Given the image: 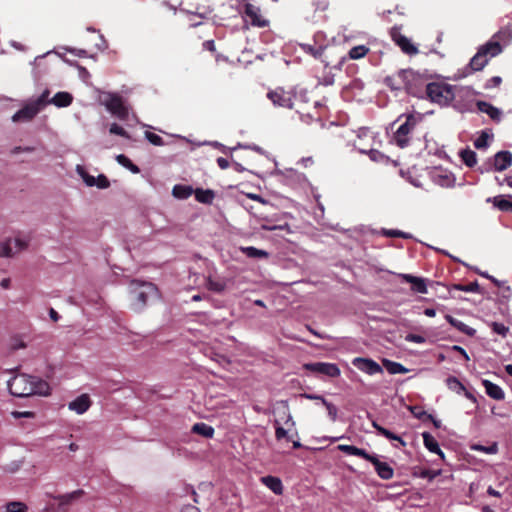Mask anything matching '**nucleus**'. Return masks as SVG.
I'll use <instances>...</instances> for the list:
<instances>
[{
    "instance_id": "48",
    "label": "nucleus",
    "mask_w": 512,
    "mask_h": 512,
    "mask_svg": "<svg viewBox=\"0 0 512 512\" xmlns=\"http://www.w3.org/2000/svg\"><path fill=\"white\" fill-rule=\"evenodd\" d=\"M48 96H49V91L45 90L35 101H33V103L41 110L49 102L47 100Z\"/></svg>"
},
{
    "instance_id": "26",
    "label": "nucleus",
    "mask_w": 512,
    "mask_h": 512,
    "mask_svg": "<svg viewBox=\"0 0 512 512\" xmlns=\"http://www.w3.org/2000/svg\"><path fill=\"white\" fill-rule=\"evenodd\" d=\"M477 108L480 112L486 113L493 120L500 119V110L486 101H478Z\"/></svg>"
},
{
    "instance_id": "63",
    "label": "nucleus",
    "mask_w": 512,
    "mask_h": 512,
    "mask_svg": "<svg viewBox=\"0 0 512 512\" xmlns=\"http://www.w3.org/2000/svg\"><path fill=\"white\" fill-rule=\"evenodd\" d=\"M452 350L458 352V354H461L466 361L470 360L466 350L464 348H462L461 346L454 345V346H452Z\"/></svg>"
},
{
    "instance_id": "40",
    "label": "nucleus",
    "mask_w": 512,
    "mask_h": 512,
    "mask_svg": "<svg viewBox=\"0 0 512 512\" xmlns=\"http://www.w3.org/2000/svg\"><path fill=\"white\" fill-rule=\"evenodd\" d=\"M116 160L119 164L129 169L132 173H139L140 169L137 165L133 164L131 160L125 156L124 154H119L116 156Z\"/></svg>"
},
{
    "instance_id": "25",
    "label": "nucleus",
    "mask_w": 512,
    "mask_h": 512,
    "mask_svg": "<svg viewBox=\"0 0 512 512\" xmlns=\"http://www.w3.org/2000/svg\"><path fill=\"white\" fill-rule=\"evenodd\" d=\"M262 483L276 495L283 493V484L280 478L274 476H265L261 479Z\"/></svg>"
},
{
    "instance_id": "3",
    "label": "nucleus",
    "mask_w": 512,
    "mask_h": 512,
    "mask_svg": "<svg viewBox=\"0 0 512 512\" xmlns=\"http://www.w3.org/2000/svg\"><path fill=\"white\" fill-rule=\"evenodd\" d=\"M426 89L425 96L440 106H448L455 98L454 86L444 82H430Z\"/></svg>"
},
{
    "instance_id": "54",
    "label": "nucleus",
    "mask_w": 512,
    "mask_h": 512,
    "mask_svg": "<svg viewBox=\"0 0 512 512\" xmlns=\"http://www.w3.org/2000/svg\"><path fill=\"white\" fill-rule=\"evenodd\" d=\"M302 47L306 52L310 53L315 58L320 57L322 55V50H323L322 47L315 48L308 44L302 45Z\"/></svg>"
},
{
    "instance_id": "36",
    "label": "nucleus",
    "mask_w": 512,
    "mask_h": 512,
    "mask_svg": "<svg viewBox=\"0 0 512 512\" xmlns=\"http://www.w3.org/2000/svg\"><path fill=\"white\" fill-rule=\"evenodd\" d=\"M206 287L210 291L221 293L226 288V282L222 279H213L208 277L206 281Z\"/></svg>"
},
{
    "instance_id": "30",
    "label": "nucleus",
    "mask_w": 512,
    "mask_h": 512,
    "mask_svg": "<svg viewBox=\"0 0 512 512\" xmlns=\"http://www.w3.org/2000/svg\"><path fill=\"white\" fill-rule=\"evenodd\" d=\"M72 101L73 97L68 92H57L50 100V102L57 107H67L72 103Z\"/></svg>"
},
{
    "instance_id": "35",
    "label": "nucleus",
    "mask_w": 512,
    "mask_h": 512,
    "mask_svg": "<svg viewBox=\"0 0 512 512\" xmlns=\"http://www.w3.org/2000/svg\"><path fill=\"white\" fill-rule=\"evenodd\" d=\"M493 204L501 211L512 212V199L504 196H496L493 198Z\"/></svg>"
},
{
    "instance_id": "49",
    "label": "nucleus",
    "mask_w": 512,
    "mask_h": 512,
    "mask_svg": "<svg viewBox=\"0 0 512 512\" xmlns=\"http://www.w3.org/2000/svg\"><path fill=\"white\" fill-rule=\"evenodd\" d=\"M474 146L477 149L486 148L488 146V134L482 132L481 135L474 141Z\"/></svg>"
},
{
    "instance_id": "8",
    "label": "nucleus",
    "mask_w": 512,
    "mask_h": 512,
    "mask_svg": "<svg viewBox=\"0 0 512 512\" xmlns=\"http://www.w3.org/2000/svg\"><path fill=\"white\" fill-rule=\"evenodd\" d=\"M102 104L115 117L120 120H127L129 110L124 104L123 99L116 93H106L102 99Z\"/></svg>"
},
{
    "instance_id": "39",
    "label": "nucleus",
    "mask_w": 512,
    "mask_h": 512,
    "mask_svg": "<svg viewBox=\"0 0 512 512\" xmlns=\"http://www.w3.org/2000/svg\"><path fill=\"white\" fill-rule=\"evenodd\" d=\"M369 52V48L365 45H358L350 49L348 55L350 59L357 60L365 57Z\"/></svg>"
},
{
    "instance_id": "59",
    "label": "nucleus",
    "mask_w": 512,
    "mask_h": 512,
    "mask_svg": "<svg viewBox=\"0 0 512 512\" xmlns=\"http://www.w3.org/2000/svg\"><path fill=\"white\" fill-rule=\"evenodd\" d=\"M495 37L499 38L500 40L509 39L512 37V31L509 28L501 29Z\"/></svg>"
},
{
    "instance_id": "10",
    "label": "nucleus",
    "mask_w": 512,
    "mask_h": 512,
    "mask_svg": "<svg viewBox=\"0 0 512 512\" xmlns=\"http://www.w3.org/2000/svg\"><path fill=\"white\" fill-rule=\"evenodd\" d=\"M390 36L393 42L401 49L404 54L413 56L419 53L418 47L412 43L409 38L401 33L400 27H392L390 30Z\"/></svg>"
},
{
    "instance_id": "43",
    "label": "nucleus",
    "mask_w": 512,
    "mask_h": 512,
    "mask_svg": "<svg viewBox=\"0 0 512 512\" xmlns=\"http://www.w3.org/2000/svg\"><path fill=\"white\" fill-rule=\"evenodd\" d=\"M7 512H27L28 507L23 502L12 501L6 505Z\"/></svg>"
},
{
    "instance_id": "4",
    "label": "nucleus",
    "mask_w": 512,
    "mask_h": 512,
    "mask_svg": "<svg viewBox=\"0 0 512 512\" xmlns=\"http://www.w3.org/2000/svg\"><path fill=\"white\" fill-rule=\"evenodd\" d=\"M502 52V46L498 41L490 40L481 46L478 52L470 60L469 66L472 71L482 70L488 63L489 58L495 57Z\"/></svg>"
},
{
    "instance_id": "13",
    "label": "nucleus",
    "mask_w": 512,
    "mask_h": 512,
    "mask_svg": "<svg viewBox=\"0 0 512 512\" xmlns=\"http://www.w3.org/2000/svg\"><path fill=\"white\" fill-rule=\"evenodd\" d=\"M28 242L21 238L9 239L0 243V257H11L26 249Z\"/></svg>"
},
{
    "instance_id": "9",
    "label": "nucleus",
    "mask_w": 512,
    "mask_h": 512,
    "mask_svg": "<svg viewBox=\"0 0 512 512\" xmlns=\"http://www.w3.org/2000/svg\"><path fill=\"white\" fill-rule=\"evenodd\" d=\"M512 164V153L510 151H499L497 152L492 159L484 163L480 167V171L490 172V171H504Z\"/></svg>"
},
{
    "instance_id": "34",
    "label": "nucleus",
    "mask_w": 512,
    "mask_h": 512,
    "mask_svg": "<svg viewBox=\"0 0 512 512\" xmlns=\"http://www.w3.org/2000/svg\"><path fill=\"white\" fill-rule=\"evenodd\" d=\"M383 366L390 374H405L408 372V369L404 367L401 363L391 361L388 359L383 360Z\"/></svg>"
},
{
    "instance_id": "32",
    "label": "nucleus",
    "mask_w": 512,
    "mask_h": 512,
    "mask_svg": "<svg viewBox=\"0 0 512 512\" xmlns=\"http://www.w3.org/2000/svg\"><path fill=\"white\" fill-rule=\"evenodd\" d=\"M191 431L205 438H212L215 432L214 428L211 425H208L204 422L195 423L192 426Z\"/></svg>"
},
{
    "instance_id": "47",
    "label": "nucleus",
    "mask_w": 512,
    "mask_h": 512,
    "mask_svg": "<svg viewBox=\"0 0 512 512\" xmlns=\"http://www.w3.org/2000/svg\"><path fill=\"white\" fill-rule=\"evenodd\" d=\"M473 448L474 450L482 451L487 454H495L498 452V446L496 443H493L490 446L476 445Z\"/></svg>"
},
{
    "instance_id": "14",
    "label": "nucleus",
    "mask_w": 512,
    "mask_h": 512,
    "mask_svg": "<svg viewBox=\"0 0 512 512\" xmlns=\"http://www.w3.org/2000/svg\"><path fill=\"white\" fill-rule=\"evenodd\" d=\"M84 494V490L77 489L62 495H50V497L58 502L57 512H68V506L80 499Z\"/></svg>"
},
{
    "instance_id": "29",
    "label": "nucleus",
    "mask_w": 512,
    "mask_h": 512,
    "mask_svg": "<svg viewBox=\"0 0 512 512\" xmlns=\"http://www.w3.org/2000/svg\"><path fill=\"white\" fill-rule=\"evenodd\" d=\"M373 428L377 431L378 434L384 436L385 438L389 440H394L400 443L401 446H406V442L398 435L394 434L390 430L384 428L383 426L379 425L376 421L372 422Z\"/></svg>"
},
{
    "instance_id": "56",
    "label": "nucleus",
    "mask_w": 512,
    "mask_h": 512,
    "mask_svg": "<svg viewBox=\"0 0 512 512\" xmlns=\"http://www.w3.org/2000/svg\"><path fill=\"white\" fill-rule=\"evenodd\" d=\"M80 174H81V176L83 178V181L85 182V184L87 186H89V187L95 186L96 178L94 176L89 175L84 170H81Z\"/></svg>"
},
{
    "instance_id": "6",
    "label": "nucleus",
    "mask_w": 512,
    "mask_h": 512,
    "mask_svg": "<svg viewBox=\"0 0 512 512\" xmlns=\"http://www.w3.org/2000/svg\"><path fill=\"white\" fill-rule=\"evenodd\" d=\"M245 24L257 28H266L269 26V20L263 14L261 8L248 0H242L239 10Z\"/></svg>"
},
{
    "instance_id": "24",
    "label": "nucleus",
    "mask_w": 512,
    "mask_h": 512,
    "mask_svg": "<svg viewBox=\"0 0 512 512\" xmlns=\"http://www.w3.org/2000/svg\"><path fill=\"white\" fill-rule=\"evenodd\" d=\"M445 319L447 320V322L449 324H451L453 327H455L458 331H460L470 337H472L476 334V330L474 328L469 327L462 321L454 318L453 316H451L449 314L445 315Z\"/></svg>"
},
{
    "instance_id": "60",
    "label": "nucleus",
    "mask_w": 512,
    "mask_h": 512,
    "mask_svg": "<svg viewBox=\"0 0 512 512\" xmlns=\"http://www.w3.org/2000/svg\"><path fill=\"white\" fill-rule=\"evenodd\" d=\"M502 83V78L500 76H493L486 83V88L498 87Z\"/></svg>"
},
{
    "instance_id": "15",
    "label": "nucleus",
    "mask_w": 512,
    "mask_h": 512,
    "mask_svg": "<svg viewBox=\"0 0 512 512\" xmlns=\"http://www.w3.org/2000/svg\"><path fill=\"white\" fill-rule=\"evenodd\" d=\"M283 175L285 182L293 188L305 189L311 186L305 174L296 169H286Z\"/></svg>"
},
{
    "instance_id": "12",
    "label": "nucleus",
    "mask_w": 512,
    "mask_h": 512,
    "mask_svg": "<svg viewBox=\"0 0 512 512\" xmlns=\"http://www.w3.org/2000/svg\"><path fill=\"white\" fill-rule=\"evenodd\" d=\"M303 368L307 371L325 375L331 378H336L340 376V369L337 364L334 363H326V362H314V363H306L303 365Z\"/></svg>"
},
{
    "instance_id": "62",
    "label": "nucleus",
    "mask_w": 512,
    "mask_h": 512,
    "mask_svg": "<svg viewBox=\"0 0 512 512\" xmlns=\"http://www.w3.org/2000/svg\"><path fill=\"white\" fill-rule=\"evenodd\" d=\"M12 416L16 419H19V418H33L34 417V413L31 412V411H23V412H20V411H13L12 412Z\"/></svg>"
},
{
    "instance_id": "57",
    "label": "nucleus",
    "mask_w": 512,
    "mask_h": 512,
    "mask_svg": "<svg viewBox=\"0 0 512 512\" xmlns=\"http://www.w3.org/2000/svg\"><path fill=\"white\" fill-rule=\"evenodd\" d=\"M370 158L376 162H383L387 157L377 150H371L369 153Z\"/></svg>"
},
{
    "instance_id": "53",
    "label": "nucleus",
    "mask_w": 512,
    "mask_h": 512,
    "mask_svg": "<svg viewBox=\"0 0 512 512\" xmlns=\"http://www.w3.org/2000/svg\"><path fill=\"white\" fill-rule=\"evenodd\" d=\"M95 186H97L100 189H106L110 186V182L105 175L100 174L98 177H96Z\"/></svg>"
},
{
    "instance_id": "5",
    "label": "nucleus",
    "mask_w": 512,
    "mask_h": 512,
    "mask_svg": "<svg viewBox=\"0 0 512 512\" xmlns=\"http://www.w3.org/2000/svg\"><path fill=\"white\" fill-rule=\"evenodd\" d=\"M423 120V115L420 113H412L406 115L405 121L397 128L394 133V141L397 146L404 148L409 145L411 134L416 126Z\"/></svg>"
},
{
    "instance_id": "16",
    "label": "nucleus",
    "mask_w": 512,
    "mask_h": 512,
    "mask_svg": "<svg viewBox=\"0 0 512 512\" xmlns=\"http://www.w3.org/2000/svg\"><path fill=\"white\" fill-rule=\"evenodd\" d=\"M367 461L371 462L377 475L383 480H390L394 475L393 468L387 463L380 461L378 455L370 454Z\"/></svg>"
},
{
    "instance_id": "11",
    "label": "nucleus",
    "mask_w": 512,
    "mask_h": 512,
    "mask_svg": "<svg viewBox=\"0 0 512 512\" xmlns=\"http://www.w3.org/2000/svg\"><path fill=\"white\" fill-rule=\"evenodd\" d=\"M267 97L275 106L292 109L294 94L286 91L282 87H277L267 93Z\"/></svg>"
},
{
    "instance_id": "52",
    "label": "nucleus",
    "mask_w": 512,
    "mask_h": 512,
    "mask_svg": "<svg viewBox=\"0 0 512 512\" xmlns=\"http://www.w3.org/2000/svg\"><path fill=\"white\" fill-rule=\"evenodd\" d=\"M410 411L411 413L417 418V419H420V420H425L427 419V415H429L426 411H424L421 407L419 406H413V407H410Z\"/></svg>"
},
{
    "instance_id": "22",
    "label": "nucleus",
    "mask_w": 512,
    "mask_h": 512,
    "mask_svg": "<svg viewBox=\"0 0 512 512\" xmlns=\"http://www.w3.org/2000/svg\"><path fill=\"white\" fill-rule=\"evenodd\" d=\"M482 384L485 388L486 394L492 399L503 400L505 398V393L499 385L487 379L482 380Z\"/></svg>"
},
{
    "instance_id": "31",
    "label": "nucleus",
    "mask_w": 512,
    "mask_h": 512,
    "mask_svg": "<svg viewBox=\"0 0 512 512\" xmlns=\"http://www.w3.org/2000/svg\"><path fill=\"white\" fill-rule=\"evenodd\" d=\"M194 194V189L190 185L177 184L172 189V195L177 199H187Z\"/></svg>"
},
{
    "instance_id": "21",
    "label": "nucleus",
    "mask_w": 512,
    "mask_h": 512,
    "mask_svg": "<svg viewBox=\"0 0 512 512\" xmlns=\"http://www.w3.org/2000/svg\"><path fill=\"white\" fill-rule=\"evenodd\" d=\"M402 278L412 285V290L417 293L426 294L427 285L424 278L413 276L410 274H402Z\"/></svg>"
},
{
    "instance_id": "20",
    "label": "nucleus",
    "mask_w": 512,
    "mask_h": 512,
    "mask_svg": "<svg viewBox=\"0 0 512 512\" xmlns=\"http://www.w3.org/2000/svg\"><path fill=\"white\" fill-rule=\"evenodd\" d=\"M91 406V400L87 394H82L71 401L68 405L69 409L77 414L85 413Z\"/></svg>"
},
{
    "instance_id": "18",
    "label": "nucleus",
    "mask_w": 512,
    "mask_h": 512,
    "mask_svg": "<svg viewBox=\"0 0 512 512\" xmlns=\"http://www.w3.org/2000/svg\"><path fill=\"white\" fill-rule=\"evenodd\" d=\"M406 74L407 69H402L393 75L387 76L384 79V83L391 90H405L406 91Z\"/></svg>"
},
{
    "instance_id": "58",
    "label": "nucleus",
    "mask_w": 512,
    "mask_h": 512,
    "mask_svg": "<svg viewBox=\"0 0 512 512\" xmlns=\"http://www.w3.org/2000/svg\"><path fill=\"white\" fill-rule=\"evenodd\" d=\"M25 347H26V344L20 338H13L11 341V344H10L11 350L23 349Z\"/></svg>"
},
{
    "instance_id": "2",
    "label": "nucleus",
    "mask_w": 512,
    "mask_h": 512,
    "mask_svg": "<svg viewBox=\"0 0 512 512\" xmlns=\"http://www.w3.org/2000/svg\"><path fill=\"white\" fill-rule=\"evenodd\" d=\"M130 292L134 297L132 303L133 309L137 312L142 311L149 300L155 299L158 296V289L156 285L151 282H141L133 280L130 284Z\"/></svg>"
},
{
    "instance_id": "38",
    "label": "nucleus",
    "mask_w": 512,
    "mask_h": 512,
    "mask_svg": "<svg viewBox=\"0 0 512 512\" xmlns=\"http://www.w3.org/2000/svg\"><path fill=\"white\" fill-rule=\"evenodd\" d=\"M446 385L450 390L456 392L457 394H461L463 391H465V386L455 376H449L446 379Z\"/></svg>"
},
{
    "instance_id": "50",
    "label": "nucleus",
    "mask_w": 512,
    "mask_h": 512,
    "mask_svg": "<svg viewBox=\"0 0 512 512\" xmlns=\"http://www.w3.org/2000/svg\"><path fill=\"white\" fill-rule=\"evenodd\" d=\"M109 131H110L111 134H115V135L126 137V138L129 137L127 131L123 127H121L120 125H118L116 123H113L110 126Z\"/></svg>"
},
{
    "instance_id": "28",
    "label": "nucleus",
    "mask_w": 512,
    "mask_h": 512,
    "mask_svg": "<svg viewBox=\"0 0 512 512\" xmlns=\"http://www.w3.org/2000/svg\"><path fill=\"white\" fill-rule=\"evenodd\" d=\"M338 449L345 454L358 456L365 460H367L370 455L366 450H364L362 448H358L353 445L341 444L338 446Z\"/></svg>"
},
{
    "instance_id": "61",
    "label": "nucleus",
    "mask_w": 512,
    "mask_h": 512,
    "mask_svg": "<svg viewBox=\"0 0 512 512\" xmlns=\"http://www.w3.org/2000/svg\"><path fill=\"white\" fill-rule=\"evenodd\" d=\"M440 473H441L440 470H438V471L424 470V471L421 472V477L422 478H427V479H429L431 481L434 478H436L438 475H440Z\"/></svg>"
},
{
    "instance_id": "42",
    "label": "nucleus",
    "mask_w": 512,
    "mask_h": 512,
    "mask_svg": "<svg viewBox=\"0 0 512 512\" xmlns=\"http://www.w3.org/2000/svg\"><path fill=\"white\" fill-rule=\"evenodd\" d=\"M453 288L463 292H479L480 286L477 281L471 282L467 285L454 284Z\"/></svg>"
},
{
    "instance_id": "45",
    "label": "nucleus",
    "mask_w": 512,
    "mask_h": 512,
    "mask_svg": "<svg viewBox=\"0 0 512 512\" xmlns=\"http://www.w3.org/2000/svg\"><path fill=\"white\" fill-rule=\"evenodd\" d=\"M145 137L151 144H153L155 146H163L164 145L163 138L161 136H159L158 134H155L150 131H146Z\"/></svg>"
},
{
    "instance_id": "55",
    "label": "nucleus",
    "mask_w": 512,
    "mask_h": 512,
    "mask_svg": "<svg viewBox=\"0 0 512 512\" xmlns=\"http://www.w3.org/2000/svg\"><path fill=\"white\" fill-rule=\"evenodd\" d=\"M405 340L408 342H413V343H418V344L425 343V341H426L425 337H423L422 335L412 334V333L407 334L405 337Z\"/></svg>"
},
{
    "instance_id": "27",
    "label": "nucleus",
    "mask_w": 512,
    "mask_h": 512,
    "mask_svg": "<svg viewBox=\"0 0 512 512\" xmlns=\"http://www.w3.org/2000/svg\"><path fill=\"white\" fill-rule=\"evenodd\" d=\"M195 199L202 204H211L215 199V192L211 189L197 188L194 190Z\"/></svg>"
},
{
    "instance_id": "64",
    "label": "nucleus",
    "mask_w": 512,
    "mask_h": 512,
    "mask_svg": "<svg viewBox=\"0 0 512 512\" xmlns=\"http://www.w3.org/2000/svg\"><path fill=\"white\" fill-rule=\"evenodd\" d=\"M217 164L221 169H227L230 166L229 161L226 158L219 157L217 158Z\"/></svg>"
},
{
    "instance_id": "46",
    "label": "nucleus",
    "mask_w": 512,
    "mask_h": 512,
    "mask_svg": "<svg viewBox=\"0 0 512 512\" xmlns=\"http://www.w3.org/2000/svg\"><path fill=\"white\" fill-rule=\"evenodd\" d=\"M275 437L277 440H281L283 438H286L287 441L291 440V437L288 436L287 430H285L277 420L275 421Z\"/></svg>"
},
{
    "instance_id": "7",
    "label": "nucleus",
    "mask_w": 512,
    "mask_h": 512,
    "mask_svg": "<svg viewBox=\"0 0 512 512\" xmlns=\"http://www.w3.org/2000/svg\"><path fill=\"white\" fill-rule=\"evenodd\" d=\"M427 76L420 74L412 69H407L406 74V92L409 95L418 98H424L426 94Z\"/></svg>"
},
{
    "instance_id": "23",
    "label": "nucleus",
    "mask_w": 512,
    "mask_h": 512,
    "mask_svg": "<svg viewBox=\"0 0 512 512\" xmlns=\"http://www.w3.org/2000/svg\"><path fill=\"white\" fill-rule=\"evenodd\" d=\"M422 438H423L424 446L430 452L435 453V454L439 455L442 459H444V453L440 449V446H439L437 440L429 432H423Z\"/></svg>"
},
{
    "instance_id": "19",
    "label": "nucleus",
    "mask_w": 512,
    "mask_h": 512,
    "mask_svg": "<svg viewBox=\"0 0 512 512\" xmlns=\"http://www.w3.org/2000/svg\"><path fill=\"white\" fill-rule=\"evenodd\" d=\"M40 109L33 103H29L25 105L23 108H21L19 111H17L12 119L14 122L17 121H29L33 119L38 113Z\"/></svg>"
},
{
    "instance_id": "41",
    "label": "nucleus",
    "mask_w": 512,
    "mask_h": 512,
    "mask_svg": "<svg viewBox=\"0 0 512 512\" xmlns=\"http://www.w3.org/2000/svg\"><path fill=\"white\" fill-rule=\"evenodd\" d=\"M382 235L386 237H401L404 239H412L413 235L411 233H407L398 229H385L383 228L380 232Z\"/></svg>"
},
{
    "instance_id": "51",
    "label": "nucleus",
    "mask_w": 512,
    "mask_h": 512,
    "mask_svg": "<svg viewBox=\"0 0 512 512\" xmlns=\"http://www.w3.org/2000/svg\"><path fill=\"white\" fill-rule=\"evenodd\" d=\"M492 330L498 334V335H501V336H506V334L508 333L509 331V328L507 326H505L504 324L502 323H498V322H493L492 323Z\"/></svg>"
},
{
    "instance_id": "33",
    "label": "nucleus",
    "mask_w": 512,
    "mask_h": 512,
    "mask_svg": "<svg viewBox=\"0 0 512 512\" xmlns=\"http://www.w3.org/2000/svg\"><path fill=\"white\" fill-rule=\"evenodd\" d=\"M240 250L248 257L254 259L268 258L269 253L266 250L258 249L253 246L240 247Z\"/></svg>"
},
{
    "instance_id": "1",
    "label": "nucleus",
    "mask_w": 512,
    "mask_h": 512,
    "mask_svg": "<svg viewBox=\"0 0 512 512\" xmlns=\"http://www.w3.org/2000/svg\"><path fill=\"white\" fill-rule=\"evenodd\" d=\"M7 386L9 392L16 397L50 394V386L46 381L27 374L15 375L8 381Z\"/></svg>"
},
{
    "instance_id": "44",
    "label": "nucleus",
    "mask_w": 512,
    "mask_h": 512,
    "mask_svg": "<svg viewBox=\"0 0 512 512\" xmlns=\"http://www.w3.org/2000/svg\"><path fill=\"white\" fill-rule=\"evenodd\" d=\"M322 404L326 407L328 415L332 421H336L338 417V409L337 407L328 402L326 399H322Z\"/></svg>"
},
{
    "instance_id": "17",
    "label": "nucleus",
    "mask_w": 512,
    "mask_h": 512,
    "mask_svg": "<svg viewBox=\"0 0 512 512\" xmlns=\"http://www.w3.org/2000/svg\"><path fill=\"white\" fill-rule=\"evenodd\" d=\"M353 365L362 372L369 375L382 373V367L374 360L369 358L357 357L352 361Z\"/></svg>"
},
{
    "instance_id": "37",
    "label": "nucleus",
    "mask_w": 512,
    "mask_h": 512,
    "mask_svg": "<svg viewBox=\"0 0 512 512\" xmlns=\"http://www.w3.org/2000/svg\"><path fill=\"white\" fill-rule=\"evenodd\" d=\"M461 159L468 167H474L477 163L476 153L470 149H464L460 153Z\"/></svg>"
}]
</instances>
